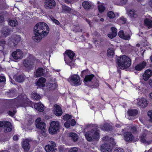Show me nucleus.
Listing matches in <instances>:
<instances>
[{"label": "nucleus", "instance_id": "29", "mask_svg": "<svg viewBox=\"0 0 152 152\" xmlns=\"http://www.w3.org/2000/svg\"><path fill=\"white\" fill-rule=\"evenodd\" d=\"M8 23L10 26L14 27L17 26L18 25V22L15 19L9 20Z\"/></svg>", "mask_w": 152, "mask_h": 152}, {"label": "nucleus", "instance_id": "5", "mask_svg": "<svg viewBox=\"0 0 152 152\" xmlns=\"http://www.w3.org/2000/svg\"><path fill=\"white\" fill-rule=\"evenodd\" d=\"M86 139L89 142L92 141L93 139L97 140L100 138L99 131L97 129L95 131L93 129L88 131L85 134Z\"/></svg>", "mask_w": 152, "mask_h": 152}, {"label": "nucleus", "instance_id": "40", "mask_svg": "<svg viewBox=\"0 0 152 152\" xmlns=\"http://www.w3.org/2000/svg\"><path fill=\"white\" fill-rule=\"evenodd\" d=\"M62 8L64 11L68 13L70 12L71 10V8L65 5L62 6Z\"/></svg>", "mask_w": 152, "mask_h": 152}, {"label": "nucleus", "instance_id": "22", "mask_svg": "<svg viewBox=\"0 0 152 152\" xmlns=\"http://www.w3.org/2000/svg\"><path fill=\"white\" fill-rule=\"evenodd\" d=\"M101 150L102 152H110L111 149L110 145L108 144H104L102 145Z\"/></svg>", "mask_w": 152, "mask_h": 152}, {"label": "nucleus", "instance_id": "55", "mask_svg": "<svg viewBox=\"0 0 152 152\" xmlns=\"http://www.w3.org/2000/svg\"><path fill=\"white\" fill-rule=\"evenodd\" d=\"M64 125L65 127L66 128H69L70 127L71 125L70 123L68 122V121H66V122L65 123Z\"/></svg>", "mask_w": 152, "mask_h": 152}, {"label": "nucleus", "instance_id": "17", "mask_svg": "<svg viewBox=\"0 0 152 152\" xmlns=\"http://www.w3.org/2000/svg\"><path fill=\"white\" fill-rule=\"evenodd\" d=\"M29 142V140L27 139L23 140L22 143V147L26 151H29L30 148Z\"/></svg>", "mask_w": 152, "mask_h": 152}, {"label": "nucleus", "instance_id": "19", "mask_svg": "<svg viewBox=\"0 0 152 152\" xmlns=\"http://www.w3.org/2000/svg\"><path fill=\"white\" fill-rule=\"evenodd\" d=\"M146 65V62L145 61H143L135 66L134 69L136 70L140 71L145 68Z\"/></svg>", "mask_w": 152, "mask_h": 152}, {"label": "nucleus", "instance_id": "4", "mask_svg": "<svg viewBox=\"0 0 152 152\" xmlns=\"http://www.w3.org/2000/svg\"><path fill=\"white\" fill-rule=\"evenodd\" d=\"M38 59L35 57L24 59L23 61V64L26 71L29 72L33 69L34 66V62Z\"/></svg>", "mask_w": 152, "mask_h": 152}, {"label": "nucleus", "instance_id": "52", "mask_svg": "<svg viewBox=\"0 0 152 152\" xmlns=\"http://www.w3.org/2000/svg\"><path fill=\"white\" fill-rule=\"evenodd\" d=\"M76 124L75 120L74 119H72L71 120L70 124L72 126H75Z\"/></svg>", "mask_w": 152, "mask_h": 152}, {"label": "nucleus", "instance_id": "63", "mask_svg": "<svg viewBox=\"0 0 152 152\" xmlns=\"http://www.w3.org/2000/svg\"><path fill=\"white\" fill-rule=\"evenodd\" d=\"M18 139V138L16 135H14L13 137V139L14 140H17Z\"/></svg>", "mask_w": 152, "mask_h": 152}, {"label": "nucleus", "instance_id": "41", "mask_svg": "<svg viewBox=\"0 0 152 152\" xmlns=\"http://www.w3.org/2000/svg\"><path fill=\"white\" fill-rule=\"evenodd\" d=\"M107 16L110 19L114 18L115 17V15L114 12L112 11H110L107 13Z\"/></svg>", "mask_w": 152, "mask_h": 152}, {"label": "nucleus", "instance_id": "10", "mask_svg": "<svg viewBox=\"0 0 152 152\" xmlns=\"http://www.w3.org/2000/svg\"><path fill=\"white\" fill-rule=\"evenodd\" d=\"M41 118L39 117L37 118L35 121V125L36 128L38 129L43 130L46 127L45 123L41 121Z\"/></svg>", "mask_w": 152, "mask_h": 152}, {"label": "nucleus", "instance_id": "11", "mask_svg": "<svg viewBox=\"0 0 152 152\" xmlns=\"http://www.w3.org/2000/svg\"><path fill=\"white\" fill-rule=\"evenodd\" d=\"M56 2L54 0H45L44 6L47 9L53 8L56 6Z\"/></svg>", "mask_w": 152, "mask_h": 152}, {"label": "nucleus", "instance_id": "2", "mask_svg": "<svg viewBox=\"0 0 152 152\" xmlns=\"http://www.w3.org/2000/svg\"><path fill=\"white\" fill-rule=\"evenodd\" d=\"M14 104L17 107H32L33 102L24 94L19 95L17 97L12 99Z\"/></svg>", "mask_w": 152, "mask_h": 152}, {"label": "nucleus", "instance_id": "54", "mask_svg": "<svg viewBox=\"0 0 152 152\" xmlns=\"http://www.w3.org/2000/svg\"><path fill=\"white\" fill-rule=\"evenodd\" d=\"M99 84L98 83H95L91 86V88H96L99 87Z\"/></svg>", "mask_w": 152, "mask_h": 152}, {"label": "nucleus", "instance_id": "53", "mask_svg": "<svg viewBox=\"0 0 152 152\" xmlns=\"http://www.w3.org/2000/svg\"><path fill=\"white\" fill-rule=\"evenodd\" d=\"M130 39V37L129 34H128L124 36L123 39L126 40H129Z\"/></svg>", "mask_w": 152, "mask_h": 152}, {"label": "nucleus", "instance_id": "50", "mask_svg": "<svg viewBox=\"0 0 152 152\" xmlns=\"http://www.w3.org/2000/svg\"><path fill=\"white\" fill-rule=\"evenodd\" d=\"M78 149L76 147H74L70 149L69 152H77Z\"/></svg>", "mask_w": 152, "mask_h": 152}, {"label": "nucleus", "instance_id": "31", "mask_svg": "<svg viewBox=\"0 0 152 152\" xmlns=\"http://www.w3.org/2000/svg\"><path fill=\"white\" fill-rule=\"evenodd\" d=\"M69 136L71 137V140L74 142L77 141L78 139V135L75 133H70Z\"/></svg>", "mask_w": 152, "mask_h": 152}, {"label": "nucleus", "instance_id": "56", "mask_svg": "<svg viewBox=\"0 0 152 152\" xmlns=\"http://www.w3.org/2000/svg\"><path fill=\"white\" fill-rule=\"evenodd\" d=\"M15 41L18 43L19 42L20 40V37L18 36H16L15 37Z\"/></svg>", "mask_w": 152, "mask_h": 152}, {"label": "nucleus", "instance_id": "8", "mask_svg": "<svg viewBox=\"0 0 152 152\" xmlns=\"http://www.w3.org/2000/svg\"><path fill=\"white\" fill-rule=\"evenodd\" d=\"M11 55L13 59L15 60L21 59L23 56V52L19 49H17L16 51L13 52Z\"/></svg>", "mask_w": 152, "mask_h": 152}, {"label": "nucleus", "instance_id": "64", "mask_svg": "<svg viewBox=\"0 0 152 152\" xmlns=\"http://www.w3.org/2000/svg\"><path fill=\"white\" fill-rule=\"evenodd\" d=\"M148 84L150 85V86L152 88V80L150 79L148 81Z\"/></svg>", "mask_w": 152, "mask_h": 152}, {"label": "nucleus", "instance_id": "13", "mask_svg": "<svg viewBox=\"0 0 152 152\" xmlns=\"http://www.w3.org/2000/svg\"><path fill=\"white\" fill-rule=\"evenodd\" d=\"M124 140L127 142H132L134 139V137L130 132H126L124 134Z\"/></svg>", "mask_w": 152, "mask_h": 152}, {"label": "nucleus", "instance_id": "1", "mask_svg": "<svg viewBox=\"0 0 152 152\" xmlns=\"http://www.w3.org/2000/svg\"><path fill=\"white\" fill-rule=\"evenodd\" d=\"M35 36L33 37V40L35 42H39L43 37L47 35L49 30L47 24L44 22L37 23L34 27Z\"/></svg>", "mask_w": 152, "mask_h": 152}, {"label": "nucleus", "instance_id": "51", "mask_svg": "<svg viewBox=\"0 0 152 152\" xmlns=\"http://www.w3.org/2000/svg\"><path fill=\"white\" fill-rule=\"evenodd\" d=\"M108 37L110 38L113 39L116 37V35L114 34L111 33L107 34Z\"/></svg>", "mask_w": 152, "mask_h": 152}, {"label": "nucleus", "instance_id": "32", "mask_svg": "<svg viewBox=\"0 0 152 152\" xmlns=\"http://www.w3.org/2000/svg\"><path fill=\"white\" fill-rule=\"evenodd\" d=\"M31 95L32 98L36 101H38L41 98L40 95L37 94L36 91L33 92Z\"/></svg>", "mask_w": 152, "mask_h": 152}, {"label": "nucleus", "instance_id": "48", "mask_svg": "<svg viewBox=\"0 0 152 152\" xmlns=\"http://www.w3.org/2000/svg\"><path fill=\"white\" fill-rule=\"evenodd\" d=\"M114 152H124L123 149L121 148H116L114 150Z\"/></svg>", "mask_w": 152, "mask_h": 152}, {"label": "nucleus", "instance_id": "36", "mask_svg": "<svg viewBox=\"0 0 152 152\" xmlns=\"http://www.w3.org/2000/svg\"><path fill=\"white\" fill-rule=\"evenodd\" d=\"M146 134L145 133H142L140 135L139 137L140 139V141L143 143H145L146 140L145 139L146 136Z\"/></svg>", "mask_w": 152, "mask_h": 152}, {"label": "nucleus", "instance_id": "15", "mask_svg": "<svg viewBox=\"0 0 152 152\" xmlns=\"http://www.w3.org/2000/svg\"><path fill=\"white\" fill-rule=\"evenodd\" d=\"M3 122L4 128H6L4 130L5 132H9L11 131L12 129V126L11 123L9 121H3Z\"/></svg>", "mask_w": 152, "mask_h": 152}, {"label": "nucleus", "instance_id": "49", "mask_svg": "<svg viewBox=\"0 0 152 152\" xmlns=\"http://www.w3.org/2000/svg\"><path fill=\"white\" fill-rule=\"evenodd\" d=\"M132 132L134 134H136L137 132V129L136 127L134 126L131 128Z\"/></svg>", "mask_w": 152, "mask_h": 152}, {"label": "nucleus", "instance_id": "37", "mask_svg": "<svg viewBox=\"0 0 152 152\" xmlns=\"http://www.w3.org/2000/svg\"><path fill=\"white\" fill-rule=\"evenodd\" d=\"M2 33L3 35L6 37L10 34V30L8 28L6 27L4 28L2 31Z\"/></svg>", "mask_w": 152, "mask_h": 152}, {"label": "nucleus", "instance_id": "39", "mask_svg": "<svg viewBox=\"0 0 152 152\" xmlns=\"http://www.w3.org/2000/svg\"><path fill=\"white\" fill-rule=\"evenodd\" d=\"M72 118V115L68 114H66L63 116V120L66 121H68L69 119H71Z\"/></svg>", "mask_w": 152, "mask_h": 152}, {"label": "nucleus", "instance_id": "60", "mask_svg": "<svg viewBox=\"0 0 152 152\" xmlns=\"http://www.w3.org/2000/svg\"><path fill=\"white\" fill-rule=\"evenodd\" d=\"M120 20L124 22V23H125L126 21V19L124 17L122 16L120 18Z\"/></svg>", "mask_w": 152, "mask_h": 152}, {"label": "nucleus", "instance_id": "26", "mask_svg": "<svg viewBox=\"0 0 152 152\" xmlns=\"http://www.w3.org/2000/svg\"><path fill=\"white\" fill-rule=\"evenodd\" d=\"M127 113L129 116L134 117L137 115L138 111L137 109H129Z\"/></svg>", "mask_w": 152, "mask_h": 152}, {"label": "nucleus", "instance_id": "16", "mask_svg": "<svg viewBox=\"0 0 152 152\" xmlns=\"http://www.w3.org/2000/svg\"><path fill=\"white\" fill-rule=\"evenodd\" d=\"M152 75V71L150 69H147L143 75V78L145 81L148 80Z\"/></svg>", "mask_w": 152, "mask_h": 152}, {"label": "nucleus", "instance_id": "30", "mask_svg": "<svg viewBox=\"0 0 152 152\" xmlns=\"http://www.w3.org/2000/svg\"><path fill=\"white\" fill-rule=\"evenodd\" d=\"M144 25L148 28L152 26V20L148 18H146L144 20Z\"/></svg>", "mask_w": 152, "mask_h": 152}, {"label": "nucleus", "instance_id": "14", "mask_svg": "<svg viewBox=\"0 0 152 152\" xmlns=\"http://www.w3.org/2000/svg\"><path fill=\"white\" fill-rule=\"evenodd\" d=\"M46 81V79L44 77H41L39 78L36 82V85L37 88H42L45 86V83Z\"/></svg>", "mask_w": 152, "mask_h": 152}, {"label": "nucleus", "instance_id": "58", "mask_svg": "<svg viewBox=\"0 0 152 152\" xmlns=\"http://www.w3.org/2000/svg\"><path fill=\"white\" fill-rule=\"evenodd\" d=\"M109 137L108 136H105L102 138V140L103 141H107L109 140Z\"/></svg>", "mask_w": 152, "mask_h": 152}, {"label": "nucleus", "instance_id": "18", "mask_svg": "<svg viewBox=\"0 0 152 152\" xmlns=\"http://www.w3.org/2000/svg\"><path fill=\"white\" fill-rule=\"evenodd\" d=\"M101 129L103 131L107 132L111 131L113 129V126L109 123H105L101 127Z\"/></svg>", "mask_w": 152, "mask_h": 152}, {"label": "nucleus", "instance_id": "21", "mask_svg": "<svg viewBox=\"0 0 152 152\" xmlns=\"http://www.w3.org/2000/svg\"><path fill=\"white\" fill-rule=\"evenodd\" d=\"M44 70L42 67H38L34 73L35 76L37 77L43 76Z\"/></svg>", "mask_w": 152, "mask_h": 152}, {"label": "nucleus", "instance_id": "25", "mask_svg": "<svg viewBox=\"0 0 152 152\" xmlns=\"http://www.w3.org/2000/svg\"><path fill=\"white\" fill-rule=\"evenodd\" d=\"M65 53L71 60L73 59V58L75 55L74 52L70 50H66L65 51Z\"/></svg>", "mask_w": 152, "mask_h": 152}, {"label": "nucleus", "instance_id": "42", "mask_svg": "<svg viewBox=\"0 0 152 152\" xmlns=\"http://www.w3.org/2000/svg\"><path fill=\"white\" fill-rule=\"evenodd\" d=\"M98 10L100 13H102L104 12L105 10V7L103 5H99L98 7Z\"/></svg>", "mask_w": 152, "mask_h": 152}, {"label": "nucleus", "instance_id": "3", "mask_svg": "<svg viewBox=\"0 0 152 152\" xmlns=\"http://www.w3.org/2000/svg\"><path fill=\"white\" fill-rule=\"evenodd\" d=\"M117 64L121 69H126L130 66L131 64V60L129 57L123 55L117 58Z\"/></svg>", "mask_w": 152, "mask_h": 152}, {"label": "nucleus", "instance_id": "57", "mask_svg": "<svg viewBox=\"0 0 152 152\" xmlns=\"http://www.w3.org/2000/svg\"><path fill=\"white\" fill-rule=\"evenodd\" d=\"M6 43V41L4 39L0 40V46H3Z\"/></svg>", "mask_w": 152, "mask_h": 152}, {"label": "nucleus", "instance_id": "59", "mask_svg": "<svg viewBox=\"0 0 152 152\" xmlns=\"http://www.w3.org/2000/svg\"><path fill=\"white\" fill-rule=\"evenodd\" d=\"M8 109L9 110H16L15 107L12 105H10L8 107Z\"/></svg>", "mask_w": 152, "mask_h": 152}, {"label": "nucleus", "instance_id": "20", "mask_svg": "<svg viewBox=\"0 0 152 152\" xmlns=\"http://www.w3.org/2000/svg\"><path fill=\"white\" fill-rule=\"evenodd\" d=\"M148 104L147 100L144 98L140 99L138 102V105L140 108H144L146 107Z\"/></svg>", "mask_w": 152, "mask_h": 152}, {"label": "nucleus", "instance_id": "43", "mask_svg": "<svg viewBox=\"0 0 152 152\" xmlns=\"http://www.w3.org/2000/svg\"><path fill=\"white\" fill-rule=\"evenodd\" d=\"M88 69H86L82 71L81 72L80 74V76L82 77H84L87 74L88 72Z\"/></svg>", "mask_w": 152, "mask_h": 152}, {"label": "nucleus", "instance_id": "61", "mask_svg": "<svg viewBox=\"0 0 152 152\" xmlns=\"http://www.w3.org/2000/svg\"><path fill=\"white\" fill-rule=\"evenodd\" d=\"M4 20V17L2 15H0V23H2Z\"/></svg>", "mask_w": 152, "mask_h": 152}, {"label": "nucleus", "instance_id": "12", "mask_svg": "<svg viewBox=\"0 0 152 152\" xmlns=\"http://www.w3.org/2000/svg\"><path fill=\"white\" fill-rule=\"evenodd\" d=\"M54 109L53 112L55 115L57 116H60L62 114L63 112L61 107L57 104L54 105Z\"/></svg>", "mask_w": 152, "mask_h": 152}, {"label": "nucleus", "instance_id": "62", "mask_svg": "<svg viewBox=\"0 0 152 152\" xmlns=\"http://www.w3.org/2000/svg\"><path fill=\"white\" fill-rule=\"evenodd\" d=\"M54 21L53 22L56 24L59 25L60 24V23L56 19H54Z\"/></svg>", "mask_w": 152, "mask_h": 152}, {"label": "nucleus", "instance_id": "24", "mask_svg": "<svg viewBox=\"0 0 152 152\" xmlns=\"http://www.w3.org/2000/svg\"><path fill=\"white\" fill-rule=\"evenodd\" d=\"M5 94L8 97H13L16 96V92L14 90L11 89L6 92Z\"/></svg>", "mask_w": 152, "mask_h": 152}, {"label": "nucleus", "instance_id": "46", "mask_svg": "<svg viewBox=\"0 0 152 152\" xmlns=\"http://www.w3.org/2000/svg\"><path fill=\"white\" fill-rule=\"evenodd\" d=\"M148 115L150 118L149 121L152 122V110H149L148 112Z\"/></svg>", "mask_w": 152, "mask_h": 152}, {"label": "nucleus", "instance_id": "6", "mask_svg": "<svg viewBox=\"0 0 152 152\" xmlns=\"http://www.w3.org/2000/svg\"><path fill=\"white\" fill-rule=\"evenodd\" d=\"M60 125L58 121H52L48 129L49 133L51 134H56L59 131Z\"/></svg>", "mask_w": 152, "mask_h": 152}, {"label": "nucleus", "instance_id": "45", "mask_svg": "<svg viewBox=\"0 0 152 152\" xmlns=\"http://www.w3.org/2000/svg\"><path fill=\"white\" fill-rule=\"evenodd\" d=\"M124 34L123 31L121 30L119 31L118 33V35L119 37L122 39H123L124 36Z\"/></svg>", "mask_w": 152, "mask_h": 152}, {"label": "nucleus", "instance_id": "34", "mask_svg": "<svg viewBox=\"0 0 152 152\" xmlns=\"http://www.w3.org/2000/svg\"><path fill=\"white\" fill-rule=\"evenodd\" d=\"M25 79V78L24 76L22 75H19L17 76L15 78L16 81L19 83H22L24 81Z\"/></svg>", "mask_w": 152, "mask_h": 152}, {"label": "nucleus", "instance_id": "33", "mask_svg": "<svg viewBox=\"0 0 152 152\" xmlns=\"http://www.w3.org/2000/svg\"><path fill=\"white\" fill-rule=\"evenodd\" d=\"M128 15L131 18H136L137 17V15L135 13L134 9L130 10L128 12Z\"/></svg>", "mask_w": 152, "mask_h": 152}, {"label": "nucleus", "instance_id": "23", "mask_svg": "<svg viewBox=\"0 0 152 152\" xmlns=\"http://www.w3.org/2000/svg\"><path fill=\"white\" fill-rule=\"evenodd\" d=\"M34 108L37 110L42 112L44 111V105L41 103H38L34 105Z\"/></svg>", "mask_w": 152, "mask_h": 152}, {"label": "nucleus", "instance_id": "28", "mask_svg": "<svg viewBox=\"0 0 152 152\" xmlns=\"http://www.w3.org/2000/svg\"><path fill=\"white\" fill-rule=\"evenodd\" d=\"M82 5L83 8L86 10H88L90 9L91 7V4L88 1H84L82 4Z\"/></svg>", "mask_w": 152, "mask_h": 152}, {"label": "nucleus", "instance_id": "44", "mask_svg": "<svg viewBox=\"0 0 152 152\" xmlns=\"http://www.w3.org/2000/svg\"><path fill=\"white\" fill-rule=\"evenodd\" d=\"M8 114L10 116H13L16 113V110H14L12 112L11 110H9L8 112Z\"/></svg>", "mask_w": 152, "mask_h": 152}, {"label": "nucleus", "instance_id": "47", "mask_svg": "<svg viewBox=\"0 0 152 152\" xmlns=\"http://www.w3.org/2000/svg\"><path fill=\"white\" fill-rule=\"evenodd\" d=\"M111 30L112 31V33H113L116 35H117V30L116 28L114 27H112L111 28Z\"/></svg>", "mask_w": 152, "mask_h": 152}, {"label": "nucleus", "instance_id": "38", "mask_svg": "<svg viewBox=\"0 0 152 152\" xmlns=\"http://www.w3.org/2000/svg\"><path fill=\"white\" fill-rule=\"evenodd\" d=\"M6 78L4 76H0V88L3 87L4 84L6 81Z\"/></svg>", "mask_w": 152, "mask_h": 152}, {"label": "nucleus", "instance_id": "7", "mask_svg": "<svg viewBox=\"0 0 152 152\" xmlns=\"http://www.w3.org/2000/svg\"><path fill=\"white\" fill-rule=\"evenodd\" d=\"M68 81L72 85L77 86L81 84L79 76L77 74H73L69 77Z\"/></svg>", "mask_w": 152, "mask_h": 152}, {"label": "nucleus", "instance_id": "9", "mask_svg": "<svg viewBox=\"0 0 152 152\" xmlns=\"http://www.w3.org/2000/svg\"><path fill=\"white\" fill-rule=\"evenodd\" d=\"M55 143L52 141H50L48 144L45 147V149L46 152H55Z\"/></svg>", "mask_w": 152, "mask_h": 152}, {"label": "nucleus", "instance_id": "27", "mask_svg": "<svg viewBox=\"0 0 152 152\" xmlns=\"http://www.w3.org/2000/svg\"><path fill=\"white\" fill-rule=\"evenodd\" d=\"M94 77V75L93 74L86 75L84 79V83H87L88 82H91Z\"/></svg>", "mask_w": 152, "mask_h": 152}, {"label": "nucleus", "instance_id": "35", "mask_svg": "<svg viewBox=\"0 0 152 152\" xmlns=\"http://www.w3.org/2000/svg\"><path fill=\"white\" fill-rule=\"evenodd\" d=\"M114 50L112 48H109L107 50V54L108 56H112L113 57L114 55Z\"/></svg>", "mask_w": 152, "mask_h": 152}]
</instances>
